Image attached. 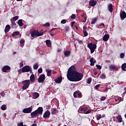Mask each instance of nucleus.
Returning <instances> with one entry per match:
<instances>
[{
    "instance_id": "obj_1",
    "label": "nucleus",
    "mask_w": 126,
    "mask_h": 126,
    "mask_svg": "<svg viewBox=\"0 0 126 126\" xmlns=\"http://www.w3.org/2000/svg\"><path fill=\"white\" fill-rule=\"evenodd\" d=\"M67 78L70 81H80L83 78V74L75 71L74 66H71L68 70Z\"/></svg>"
},
{
    "instance_id": "obj_2",
    "label": "nucleus",
    "mask_w": 126,
    "mask_h": 126,
    "mask_svg": "<svg viewBox=\"0 0 126 126\" xmlns=\"http://www.w3.org/2000/svg\"><path fill=\"white\" fill-rule=\"evenodd\" d=\"M43 107H39L37 110L32 112L31 113V116L32 118H36V117H38L39 115H42V114H43Z\"/></svg>"
},
{
    "instance_id": "obj_3",
    "label": "nucleus",
    "mask_w": 126,
    "mask_h": 126,
    "mask_svg": "<svg viewBox=\"0 0 126 126\" xmlns=\"http://www.w3.org/2000/svg\"><path fill=\"white\" fill-rule=\"evenodd\" d=\"M24 86H23L22 89L23 90H26L27 88H29V86L30 85V80H26L22 82Z\"/></svg>"
},
{
    "instance_id": "obj_4",
    "label": "nucleus",
    "mask_w": 126,
    "mask_h": 126,
    "mask_svg": "<svg viewBox=\"0 0 126 126\" xmlns=\"http://www.w3.org/2000/svg\"><path fill=\"white\" fill-rule=\"evenodd\" d=\"M87 46L88 48H89L90 50H91V54H93V53L95 52V49H96V48H97V45H96V44L91 43L88 44Z\"/></svg>"
},
{
    "instance_id": "obj_5",
    "label": "nucleus",
    "mask_w": 126,
    "mask_h": 126,
    "mask_svg": "<svg viewBox=\"0 0 126 126\" xmlns=\"http://www.w3.org/2000/svg\"><path fill=\"white\" fill-rule=\"evenodd\" d=\"M46 79V76H45V74H41L40 75L39 77L38 78V83H42L45 81V80Z\"/></svg>"
},
{
    "instance_id": "obj_6",
    "label": "nucleus",
    "mask_w": 126,
    "mask_h": 126,
    "mask_svg": "<svg viewBox=\"0 0 126 126\" xmlns=\"http://www.w3.org/2000/svg\"><path fill=\"white\" fill-rule=\"evenodd\" d=\"M22 72H32V70L30 68V67L28 65H26L22 68Z\"/></svg>"
},
{
    "instance_id": "obj_7",
    "label": "nucleus",
    "mask_w": 126,
    "mask_h": 126,
    "mask_svg": "<svg viewBox=\"0 0 126 126\" xmlns=\"http://www.w3.org/2000/svg\"><path fill=\"white\" fill-rule=\"evenodd\" d=\"M33 110V108L32 107H30L29 108H25L23 110V113L24 114H30L31 112H32V110Z\"/></svg>"
},
{
    "instance_id": "obj_8",
    "label": "nucleus",
    "mask_w": 126,
    "mask_h": 126,
    "mask_svg": "<svg viewBox=\"0 0 126 126\" xmlns=\"http://www.w3.org/2000/svg\"><path fill=\"white\" fill-rule=\"evenodd\" d=\"M50 116H51V112L49 110H46L43 114V117L44 119H49Z\"/></svg>"
},
{
    "instance_id": "obj_9",
    "label": "nucleus",
    "mask_w": 126,
    "mask_h": 126,
    "mask_svg": "<svg viewBox=\"0 0 126 126\" xmlns=\"http://www.w3.org/2000/svg\"><path fill=\"white\" fill-rule=\"evenodd\" d=\"M9 69H10V66L5 65L2 68V71H3V72H7V71L9 70Z\"/></svg>"
},
{
    "instance_id": "obj_10",
    "label": "nucleus",
    "mask_w": 126,
    "mask_h": 126,
    "mask_svg": "<svg viewBox=\"0 0 126 126\" xmlns=\"http://www.w3.org/2000/svg\"><path fill=\"white\" fill-rule=\"evenodd\" d=\"M108 68L110 71L118 70V68H117L115 65H110Z\"/></svg>"
},
{
    "instance_id": "obj_11",
    "label": "nucleus",
    "mask_w": 126,
    "mask_h": 126,
    "mask_svg": "<svg viewBox=\"0 0 126 126\" xmlns=\"http://www.w3.org/2000/svg\"><path fill=\"white\" fill-rule=\"evenodd\" d=\"M97 4V1L95 0H91L89 1V5L90 6H95Z\"/></svg>"
},
{
    "instance_id": "obj_12",
    "label": "nucleus",
    "mask_w": 126,
    "mask_h": 126,
    "mask_svg": "<svg viewBox=\"0 0 126 126\" xmlns=\"http://www.w3.org/2000/svg\"><path fill=\"white\" fill-rule=\"evenodd\" d=\"M30 33L32 37L33 38V37H36L37 31L36 30H32L31 31Z\"/></svg>"
},
{
    "instance_id": "obj_13",
    "label": "nucleus",
    "mask_w": 126,
    "mask_h": 126,
    "mask_svg": "<svg viewBox=\"0 0 126 126\" xmlns=\"http://www.w3.org/2000/svg\"><path fill=\"white\" fill-rule=\"evenodd\" d=\"M90 62L91 63V66H93V65H94V64H95V63H96V60H95V59H94V58L92 57L90 60Z\"/></svg>"
},
{
    "instance_id": "obj_14",
    "label": "nucleus",
    "mask_w": 126,
    "mask_h": 126,
    "mask_svg": "<svg viewBox=\"0 0 126 126\" xmlns=\"http://www.w3.org/2000/svg\"><path fill=\"white\" fill-rule=\"evenodd\" d=\"M109 38L110 35L108 34H105L103 37V40L104 41V42H107V41L109 40Z\"/></svg>"
},
{
    "instance_id": "obj_15",
    "label": "nucleus",
    "mask_w": 126,
    "mask_h": 126,
    "mask_svg": "<svg viewBox=\"0 0 126 126\" xmlns=\"http://www.w3.org/2000/svg\"><path fill=\"white\" fill-rule=\"evenodd\" d=\"M56 83H61L63 81L62 77H58L56 79L54 80Z\"/></svg>"
},
{
    "instance_id": "obj_16",
    "label": "nucleus",
    "mask_w": 126,
    "mask_h": 126,
    "mask_svg": "<svg viewBox=\"0 0 126 126\" xmlns=\"http://www.w3.org/2000/svg\"><path fill=\"white\" fill-rule=\"evenodd\" d=\"M115 102H116V104H119L122 101V97L118 96L117 97L115 98Z\"/></svg>"
},
{
    "instance_id": "obj_17",
    "label": "nucleus",
    "mask_w": 126,
    "mask_h": 126,
    "mask_svg": "<svg viewBox=\"0 0 126 126\" xmlns=\"http://www.w3.org/2000/svg\"><path fill=\"white\" fill-rule=\"evenodd\" d=\"M9 30H10V26L8 25H6L4 30L5 34H6V33H8V32H9Z\"/></svg>"
},
{
    "instance_id": "obj_18",
    "label": "nucleus",
    "mask_w": 126,
    "mask_h": 126,
    "mask_svg": "<svg viewBox=\"0 0 126 126\" xmlns=\"http://www.w3.org/2000/svg\"><path fill=\"white\" fill-rule=\"evenodd\" d=\"M57 113H59V111L56 108H51V114L52 115H56Z\"/></svg>"
},
{
    "instance_id": "obj_19",
    "label": "nucleus",
    "mask_w": 126,
    "mask_h": 126,
    "mask_svg": "<svg viewBox=\"0 0 126 126\" xmlns=\"http://www.w3.org/2000/svg\"><path fill=\"white\" fill-rule=\"evenodd\" d=\"M120 17L121 19H125L126 17V12H122L120 13Z\"/></svg>"
},
{
    "instance_id": "obj_20",
    "label": "nucleus",
    "mask_w": 126,
    "mask_h": 126,
    "mask_svg": "<svg viewBox=\"0 0 126 126\" xmlns=\"http://www.w3.org/2000/svg\"><path fill=\"white\" fill-rule=\"evenodd\" d=\"M116 119L118 120L119 123H122L123 122V118L121 115H119L116 117Z\"/></svg>"
},
{
    "instance_id": "obj_21",
    "label": "nucleus",
    "mask_w": 126,
    "mask_h": 126,
    "mask_svg": "<svg viewBox=\"0 0 126 126\" xmlns=\"http://www.w3.org/2000/svg\"><path fill=\"white\" fill-rule=\"evenodd\" d=\"M46 44L47 47H52V42H51V40L47 39L46 40Z\"/></svg>"
},
{
    "instance_id": "obj_22",
    "label": "nucleus",
    "mask_w": 126,
    "mask_h": 126,
    "mask_svg": "<svg viewBox=\"0 0 126 126\" xmlns=\"http://www.w3.org/2000/svg\"><path fill=\"white\" fill-rule=\"evenodd\" d=\"M39 96V94L38 93H34L32 94V97H33V99H37V98H38Z\"/></svg>"
},
{
    "instance_id": "obj_23",
    "label": "nucleus",
    "mask_w": 126,
    "mask_h": 126,
    "mask_svg": "<svg viewBox=\"0 0 126 126\" xmlns=\"http://www.w3.org/2000/svg\"><path fill=\"white\" fill-rule=\"evenodd\" d=\"M46 72L47 73V76H51V75H52V70L47 69L46 70Z\"/></svg>"
},
{
    "instance_id": "obj_24",
    "label": "nucleus",
    "mask_w": 126,
    "mask_h": 126,
    "mask_svg": "<svg viewBox=\"0 0 126 126\" xmlns=\"http://www.w3.org/2000/svg\"><path fill=\"white\" fill-rule=\"evenodd\" d=\"M30 78L32 82H34V81H35V76L34 75V74H32V75L30 76Z\"/></svg>"
},
{
    "instance_id": "obj_25",
    "label": "nucleus",
    "mask_w": 126,
    "mask_h": 126,
    "mask_svg": "<svg viewBox=\"0 0 126 126\" xmlns=\"http://www.w3.org/2000/svg\"><path fill=\"white\" fill-rule=\"evenodd\" d=\"M108 8L110 12H113V4H109Z\"/></svg>"
},
{
    "instance_id": "obj_26",
    "label": "nucleus",
    "mask_w": 126,
    "mask_h": 126,
    "mask_svg": "<svg viewBox=\"0 0 126 126\" xmlns=\"http://www.w3.org/2000/svg\"><path fill=\"white\" fill-rule=\"evenodd\" d=\"M64 55L65 57H68L70 55V51H64Z\"/></svg>"
},
{
    "instance_id": "obj_27",
    "label": "nucleus",
    "mask_w": 126,
    "mask_h": 126,
    "mask_svg": "<svg viewBox=\"0 0 126 126\" xmlns=\"http://www.w3.org/2000/svg\"><path fill=\"white\" fill-rule=\"evenodd\" d=\"M122 69L123 70H124V71H126V63H124L122 65Z\"/></svg>"
},
{
    "instance_id": "obj_28",
    "label": "nucleus",
    "mask_w": 126,
    "mask_h": 126,
    "mask_svg": "<svg viewBox=\"0 0 126 126\" xmlns=\"http://www.w3.org/2000/svg\"><path fill=\"white\" fill-rule=\"evenodd\" d=\"M6 109H7V106H6V105L5 104H3L1 106V110H2V111H5Z\"/></svg>"
},
{
    "instance_id": "obj_29",
    "label": "nucleus",
    "mask_w": 126,
    "mask_h": 126,
    "mask_svg": "<svg viewBox=\"0 0 126 126\" xmlns=\"http://www.w3.org/2000/svg\"><path fill=\"white\" fill-rule=\"evenodd\" d=\"M18 24L19 26H23V23L22 22V20H19L18 21Z\"/></svg>"
},
{
    "instance_id": "obj_30",
    "label": "nucleus",
    "mask_w": 126,
    "mask_h": 126,
    "mask_svg": "<svg viewBox=\"0 0 126 126\" xmlns=\"http://www.w3.org/2000/svg\"><path fill=\"white\" fill-rule=\"evenodd\" d=\"M19 34H20L19 32H15L12 33V37H14V36H17L19 35Z\"/></svg>"
},
{
    "instance_id": "obj_31",
    "label": "nucleus",
    "mask_w": 126,
    "mask_h": 126,
    "mask_svg": "<svg viewBox=\"0 0 126 126\" xmlns=\"http://www.w3.org/2000/svg\"><path fill=\"white\" fill-rule=\"evenodd\" d=\"M43 32H38L36 31V37H40V36H43Z\"/></svg>"
},
{
    "instance_id": "obj_32",
    "label": "nucleus",
    "mask_w": 126,
    "mask_h": 126,
    "mask_svg": "<svg viewBox=\"0 0 126 126\" xmlns=\"http://www.w3.org/2000/svg\"><path fill=\"white\" fill-rule=\"evenodd\" d=\"M100 78L101 79H105V78H106V75L104 73L102 74L100 76Z\"/></svg>"
},
{
    "instance_id": "obj_33",
    "label": "nucleus",
    "mask_w": 126,
    "mask_h": 126,
    "mask_svg": "<svg viewBox=\"0 0 126 126\" xmlns=\"http://www.w3.org/2000/svg\"><path fill=\"white\" fill-rule=\"evenodd\" d=\"M105 27V24L101 23L98 25V28H104Z\"/></svg>"
},
{
    "instance_id": "obj_34",
    "label": "nucleus",
    "mask_w": 126,
    "mask_h": 126,
    "mask_svg": "<svg viewBox=\"0 0 126 126\" xmlns=\"http://www.w3.org/2000/svg\"><path fill=\"white\" fill-rule=\"evenodd\" d=\"M97 21V18H95L94 19L92 20L91 22L92 24H95V22Z\"/></svg>"
},
{
    "instance_id": "obj_35",
    "label": "nucleus",
    "mask_w": 126,
    "mask_h": 126,
    "mask_svg": "<svg viewBox=\"0 0 126 126\" xmlns=\"http://www.w3.org/2000/svg\"><path fill=\"white\" fill-rule=\"evenodd\" d=\"M91 81H92V79L91 78H88L87 81V83H88V84H90Z\"/></svg>"
},
{
    "instance_id": "obj_36",
    "label": "nucleus",
    "mask_w": 126,
    "mask_h": 126,
    "mask_svg": "<svg viewBox=\"0 0 126 126\" xmlns=\"http://www.w3.org/2000/svg\"><path fill=\"white\" fill-rule=\"evenodd\" d=\"M102 118V116L101 115V114H99L98 115H96V120L97 121H99V120H100V119H101Z\"/></svg>"
},
{
    "instance_id": "obj_37",
    "label": "nucleus",
    "mask_w": 126,
    "mask_h": 126,
    "mask_svg": "<svg viewBox=\"0 0 126 126\" xmlns=\"http://www.w3.org/2000/svg\"><path fill=\"white\" fill-rule=\"evenodd\" d=\"M33 69H38V63H36L33 65Z\"/></svg>"
},
{
    "instance_id": "obj_38",
    "label": "nucleus",
    "mask_w": 126,
    "mask_h": 126,
    "mask_svg": "<svg viewBox=\"0 0 126 126\" xmlns=\"http://www.w3.org/2000/svg\"><path fill=\"white\" fill-rule=\"evenodd\" d=\"M77 95H78V98H81V97H82V94H81V93L78 92H77Z\"/></svg>"
},
{
    "instance_id": "obj_39",
    "label": "nucleus",
    "mask_w": 126,
    "mask_h": 126,
    "mask_svg": "<svg viewBox=\"0 0 126 126\" xmlns=\"http://www.w3.org/2000/svg\"><path fill=\"white\" fill-rule=\"evenodd\" d=\"M19 16H16L15 17H13V20H14V21H16V20H17L19 18Z\"/></svg>"
},
{
    "instance_id": "obj_40",
    "label": "nucleus",
    "mask_w": 126,
    "mask_h": 126,
    "mask_svg": "<svg viewBox=\"0 0 126 126\" xmlns=\"http://www.w3.org/2000/svg\"><path fill=\"white\" fill-rule=\"evenodd\" d=\"M83 32L84 33L85 37H87V36H88V32H87V31H85Z\"/></svg>"
},
{
    "instance_id": "obj_41",
    "label": "nucleus",
    "mask_w": 126,
    "mask_h": 126,
    "mask_svg": "<svg viewBox=\"0 0 126 126\" xmlns=\"http://www.w3.org/2000/svg\"><path fill=\"white\" fill-rule=\"evenodd\" d=\"M45 27H50V23H46L44 25H43Z\"/></svg>"
},
{
    "instance_id": "obj_42",
    "label": "nucleus",
    "mask_w": 126,
    "mask_h": 126,
    "mask_svg": "<svg viewBox=\"0 0 126 126\" xmlns=\"http://www.w3.org/2000/svg\"><path fill=\"white\" fill-rule=\"evenodd\" d=\"M12 27L13 28H16V23L12 22Z\"/></svg>"
},
{
    "instance_id": "obj_43",
    "label": "nucleus",
    "mask_w": 126,
    "mask_h": 126,
    "mask_svg": "<svg viewBox=\"0 0 126 126\" xmlns=\"http://www.w3.org/2000/svg\"><path fill=\"white\" fill-rule=\"evenodd\" d=\"M77 92H75L73 94L74 98H77Z\"/></svg>"
},
{
    "instance_id": "obj_44",
    "label": "nucleus",
    "mask_w": 126,
    "mask_h": 126,
    "mask_svg": "<svg viewBox=\"0 0 126 126\" xmlns=\"http://www.w3.org/2000/svg\"><path fill=\"white\" fill-rule=\"evenodd\" d=\"M42 72H43V69L42 68H40L38 69V73H42Z\"/></svg>"
},
{
    "instance_id": "obj_45",
    "label": "nucleus",
    "mask_w": 126,
    "mask_h": 126,
    "mask_svg": "<svg viewBox=\"0 0 126 126\" xmlns=\"http://www.w3.org/2000/svg\"><path fill=\"white\" fill-rule=\"evenodd\" d=\"M100 84H98L95 86L94 89H95V90H98L99 87H100Z\"/></svg>"
},
{
    "instance_id": "obj_46",
    "label": "nucleus",
    "mask_w": 126,
    "mask_h": 126,
    "mask_svg": "<svg viewBox=\"0 0 126 126\" xmlns=\"http://www.w3.org/2000/svg\"><path fill=\"white\" fill-rule=\"evenodd\" d=\"M106 96H102L100 98V101H105V100L106 99Z\"/></svg>"
},
{
    "instance_id": "obj_47",
    "label": "nucleus",
    "mask_w": 126,
    "mask_h": 126,
    "mask_svg": "<svg viewBox=\"0 0 126 126\" xmlns=\"http://www.w3.org/2000/svg\"><path fill=\"white\" fill-rule=\"evenodd\" d=\"M96 67H97V68H98V69H102V66L100 65H96Z\"/></svg>"
},
{
    "instance_id": "obj_48",
    "label": "nucleus",
    "mask_w": 126,
    "mask_h": 126,
    "mask_svg": "<svg viewBox=\"0 0 126 126\" xmlns=\"http://www.w3.org/2000/svg\"><path fill=\"white\" fill-rule=\"evenodd\" d=\"M76 17V16H75V14H72L71 16V19H75Z\"/></svg>"
},
{
    "instance_id": "obj_49",
    "label": "nucleus",
    "mask_w": 126,
    "mask_h": 126,
    "mask_svg": "<svg viewBox=\"0 0 126 126\" xmlns=\"http://www.w3.org/2000/svg\"><path fill=\"white\" fill-rule=\"evenodd\" d=\"M20 43V44H24V43H25V40L24 39H21Z\"/></svg>"
},
{
    "instance_id": "obj_50",
    "label": "nucleus",
    "mask_w": 126,
    "mask_h": 126,
    "mask_svg": "<svg viewBox=\"0 0 126 126\" xmlns=\"http://www.w3.org/2000/svg\"><path fill=\"white\" fill-rule=\"evenodd\" d=\"M90 113H91V110H89L87 111L86 112H85V114H90Z\"/></svg>"
},
{
    "instance_id": "obj_51",
    "label": "nucleus",
    "mask_w": 126,
    "mask_h": 126,
    "mask_svg": "<svg viewBox=\"0 0 126 126\" xmlns=\"http://www.w3.org/2000/svg\"><path fill=\"white\" fill-rule=\"evenodd\" d=\"M61 23H62V24H65V23H66V20H62L61 21Z\"/></svg>"
},
{
    "instance_id": "obj_52",
    "label": "nucleus",
    "mask_w": 126,
    "mask_h": 126,
    "mask_svg": "<svg viewBox=\"0 0 126 126\" xmlns=\"http://www.w3.org/2000/svg\"><path fill=\"white\" fill-rule=\"evenodd\" d=\"M124 57H125V53H121L120 54V58H121V59H123Z\"/></svg>"
},
{
    "instance_id": "obj_53",
    "label": "nucleus",
    "mask_w": 126,
    "mask_h": 126,
    "mask_svg": "<svg viewBox=\"0 0 126 126\" xmlns=\"http://www.w3.org/2000/svg\"><path fill=\"white\" fill-rule=\"evenodd\" d=\"M65 31H68V30H69V27L68 26L65 27Z\"/></svg>"
},
{
    "instance_id": "obj_54",
    "label": "nucleus",
    "mask_w": 126,
    "mask_h": 126,
    "mask_svg": "<svg viewBox=\"0 0 126 126\" xmlns=\"http://www.w3.org/2000/svg\"><path fill=\"white\" fill-rule=\"evenodd\" d=\"M87 28H86V27H85V26H83V32H84V31H86V29H87Z\"/></svg>"
},
{
    "instance_id": "obj_55",
    "label": "nucleus",
    "mask_w": 126,
    "mask_h": 126,
    "mask_svg": "<svg viewBox=\"0 0 126 126\" xmlns=\"http://www.w3.org/2000/svg\"><path fill=\"white\" fill-rule=\"evenodd\" d=\"M4 95H5V94H4V92H2L1 93V96L3 97L4 96Z\"/></svg>"
},
{
    "instance_id": "obj_56",
    "label": "nucleus",
    "mask_w": 126,
    "mask_h": 126,
    "mask_svg": "<svg viewBox=\"0 0 126 126\" xmlns=\"http://www.w3.org/2000/svg\"><path fill=\"white\" fill-rule=\"evenodd\" d=\"M87 111V108L84 107V114H85V112H86Z\"/></svg>"
},
{
    "instance_id": "obj_57",
    "label": "nucleus",
    "mask_w": 126,
    "mask_h": 126,
    "mask_svg": "<svg viewBox=\"0 0 126 126\" xmlns=\"http://www.w3.org/2000/svg\"><path fill=\"white\" fill-rule=\"evenodd\" d=\"M18 126H23V123L21 122L20 123Z\"/></svg>"
},
{
    "instance_id": "obj_58",
    "label": "nucleus",
    "mask_w": 126,
    "mask_h": 126,
    "mask_svg": "<svg viewBox=\"0 0 126 126\" xmlns=\"http://www.w3.org/2000/svg\"><path fill=\"white\" fill-rule=\"evenodd\" d=\"M78 43H79V44H83V41L78 40Z\"/></svg>"
},
{
    "instance_id": "obj_59",
    "label": "nucleus",
    "mask_w": 126,
    "mask_h": 126,
    "mask_svg": "<svg viewBox=\"0 0 126 126\" xmlns=\"http://www.w3.org/2000/svg\"><path fill=\"white\" fill-rule=\"evenodd\" d=\"M22 66H23V62H21V65L20 66V67H22Z\"/></svg>"
},
{
    "instance_id": "obj_60",
    "label": "nucleus",
    "mask_w": 126,
    "mask_h": 126,
    "mask_svg": "<svg viewBox=\"0 0 126 126\" xmlns=\"http://www.w3.org/2000/svg\"><path fill=\"white\" fill-rule=\"evenodd\" d=\"M61 51H62V49H58L57 50V52H58V53H60Z\"/></svg>"
},
{
    "instance_id": "obj_61",
    "label": "nucleus",
    "mask_w": 126,
    "mask_h": 126,
    "mask_svg": "<svg viewBox=\"0 0 126 126\" xmlns=\"http://www.w3.org/2000/svg\"><path fill=\"white\" fill-rule=\"evenodd\" d=\"M80 111H81V112H83V111H84V108H81L80 109Z\"/></svg>"
},
{
    "instance_id": "obj_62",
    "label": "nucleus",
    "mask_w": 126,
    "mask_h": 126,
    "mask_svg": "<svg viewBox=\"0 0 126 126\" xmlns=\"http://www.w3.org/2000/svg\"><path fill=\"white\" fill-rule=\"evenodd\" d=\"M84 18L85 21H83V22H85V21H86V19H87L86 17H84Z\"/></svg>"
},
{
    "instance_id": "obj_63",
    "label": "nucleus",
    "mask_w": 126,
    "mask_h": 126,
    "mask_svg": "<svg viewBox=\"0 0 126 126\" xmlns=\"http://www.w3.org/2000/svg\"><path fill=\"white\" fill-rule=\"evenodd\" d=\"M32 126H37V124H33L32 125Z\"/></svg>"
},
{
    "instance_id": "obj_64",
    "label": "nucleus",
    "mask_w": 126,
    "mask_h": 126,
    "mask_svg": "<svg viewBox=\"0 0 126 126\" xmlns=\"http://www.w3.org/2000/svg\"><path fill=\"white\" fill-rule=\"evenodd\" d=\"M97 71H95L94 72V75H96V74H97Z\"/></svg>"
}]
</instances>
